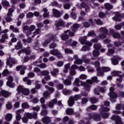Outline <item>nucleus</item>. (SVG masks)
Wrapping results in <instances>:
<instances>
[{
    "label": "nucleus",
    "instance_id": "20",
    "mask_svg": "<svg viewBox=\"0 0 124 124\" xmlns=\"http://www.w3.org/2000/svg\"><path fill=\"white\" fill-rule=\"evenodd\" d=\"M119 60H120L119 57H116L111 59V62L113 65H117L119 64Z\"/></svg>",
    "mask_w": 124,
    "mask_h": 124
},
{
    "label": "nucleus",
    "instance_id": "8",
    "mask_svg": "<svg viewBox=\"0 0 124 124\" xmlns=\"http://www.w3.org/2000/svg\"><path fill=\"white\" fill-rule=\"evenodd\" d=\"M14 12V9L13 8H10L8 11V13L7 14V17L5 18L6 22H11L12 18L11 17L12 16V13Z\"/></svg>",
    "mask_w": 124,
    "mask_h": 124
},
{
    "label": "nucleus",
    "instance_id": "35",
    "mask_svg": "<svg viewBox=\"0 0 124 124\" xmlns=\"http://www.w3.org/2000/svg\"><path fill=\"white\" fill-rule=\"evenodd\" d=\"M105 7L107 10H111L113 8V5L109 3H107L105 4Z\"/></svg>",
    "mask_w": 124,
    "mask_h": 124
},
{
    "label": "nucleus",
    "instance_id": "58",
    "mask_svg": "<svg viewBox=\"0 0 124 124\" xmlns=\"http://www.w3.org/2000/svg\"><path fill=\"white\" fill-rule=\"evenodd\" d=\"M32 109L33 111L38 112L40 110V107L39 106H36V107H32Z\"/></svg>",
    "mask_w": 124,
    "mask_h": 124
},
{
    "label": "nucleus",
    "instance_id": "15",
    "mask_svg": "<svg viewBox=\"0 0 124 124\" xmlns=\"http://www.w3.org/2000/svg\"><path fill=\"white\" fill-rule=\"evenodd\" d=\"M94 92L95 94H97V95H99V94H100L99 92H100L101 93H105V88L101 87L99 88V90L97 89H95L94 90Z\"/></svg>",
    "mask_w": 124,
    "mask_h": 124
},
{
    "label": "nucleus",
    "instance_id": "40",
    "mask_svg": "<svg viewBox=\"0 0 124 124\" xmlns=\"http://www.w3.org/2000/svg\"><path fill=\"white\" fill-rule=\"evenodd\" d=\"M92 24H93V19H90L89 20V22H86L84 24V26L85 27V28H89V27H90Z\"/></svg>",
    "mask_w": 124,
    "mask_h": 124
},
{
    "label": "nucleus",
    "instance_id": "44",
    "mask_svg": "<svg viewBox=\"0 0 124 124\" xmlns=\"http://www.w3.org/2000/svg\"><path fill=\"white\" fill-rule=\"evenodd\" d=\"M22 93L24 95H29V94H30V90H29L28 89L24 88Z\"/></svg>",
    "mask_w": 124,
    "mask_h": 124
},
{
    "label": "nucleus",
    "instance_id": "45",
    "mask_svg": "<svg viewBox=\"0 0 124 124\" xmlns=\"http://www.w3.org/2000/svg\"><path fill=\"white\" fill-rule=\"evenodd\" d=\"M34 30H35V26L31 25L30 26V28H29V36L31 35V31H33Z\"/></svg>",
    "mask_w": 124,
    "mask_h": 124
},
{
    "label": "nucleus",
    "instance_id": "38",
    "mask_svg": "<svg viewBox=\"0 0 124 124\" xmlns=\"http://www.w3.org/2000/svg\"><path fill=\"white\" fill-rule=\"evenodd\" d=\"M74 103H75V101L74 100V98L72 97L70 98L69 101L68 102V105L71 107L74 105Z\"/></svg>",
    "mask_w": 124,
    "mask_h": 124
},
{
    "label": "nucleus",
    "instance_id": "23",
    "mask_svg": "<svg viewBox=\"0 0 124 124\" xmlns=\"http://www.w3.org/2000/svg\"><path fill=\"white\" fill-rule=\"evenodd\" d=\"M94 121H96L97 122H100L101 121V117L100 116V114L98 113H94Z\"/></svg>",
    "mask_w": 124,
    "mask_h": 124
},
{
    "label": "nucleus",
    "instance_id": "54",
    "mask_svg": "<svg viewBox=\"0 0 124 124\" xmlns=\"http://www.w3.org/2000/svg\"><path fill=\"white\" fill-rule=\"evenodd\" d=\"M40 29H37L33 33V34L32 35V37H34L35 35H38V34H39L40 33Z\"/></svg>",
    "mask_w": 124,
    "mask_h": 124
},
{
    "label": "nucleus",
    "instance_id": "42",
    "mask_svg": "<svg viewBox=\"0 0 124 124\" xmlns=\"http://www.w3.org/2000/svg\"><path fill=\"white\" fill-rule=\"evenodd\" d=\"M90 102L92 104H95L96 102H98V99L94 97H92L90 98Z\"/></svg>",
    "mask_w": 124,
    "mask_h": 124
},
{
    "label": "nucleus",
    "instance_id": "5",
    "mask_svg": "<svg viewBox=\"0 0 124 124\" xmlns=\"http://www.w3.org/2000/svg\"><path fill=\"white\" fill-rule=\"evenodd\" d=\"M111 120L114 121L116 124H123V122H122V118H121L120 116L117 114L112 115L111 117Z\"/></svg>",
    "mask_w": 124,
    "mask_h": 124
},
{
    "label": "nucleus",
    "instance_id": "39",
    "mask_svg": "<svg viewBox=\"0 0 124 124\" xmlns=\"http://www.w3.org/2000/svg\"><path fill=\"white\" fill-rule=\"evenodd\" d=\"M122 73V71H113L111 72L112 76H119Z\"/></svg>",
    "mask_w": 124,
    "mask_h": 124
},
{
    "label": "nucleus",
    "instance_id": "47",
    "mask_svg": "<svg viewBox=\"0 0 124 124\" xmlns=\"http://www.w3.org/2000/svg\"><path fill=\"white\" fill-rule=\"evenodd\" d=\"M119 78H117V82H119L120 84L123 82V77H124V73L123 75H119Z\"/></svg>",
    "mask_w": 124,
    "mask_h": 124
},
{
    "label": "nucleus",
    "instance_id": "50",
    "mask_svg": "<svg viewBox=\"0 0 124 124\" xmlns=\"http://www.w3.org/2000/svg\"><path fill=\"white\" fill-rule=\"evenodd\" d=\"M110 41H111L108 39H107L104 40V42L106 44H108V47H112L113 46V45L110 44Z\"/></svg>",
    "mask_w": 124,
    "mask_h": 124
},
{
    "label": "nucleus",
    "instance_id": "14",
    "mask_svg": "<svg viewBox=\"0 0 124 124\" xmlns=\"http://www.w3.org/2000/svg\"><path fill=\"white\" fill-rule=\"evenodd\" d=\"M47 38H48V39L46 40L45 42L43 43V46H46L47 44L50 43L52 40H55V39H56V36L53 35H51L50 37L47 36Z\"/></svg>",
    "mask_w": 124,
    "mask_h": 124
},
{
    "label": "nucleus",
    "instance_id": "1",
    "mask_svg": "<svg viewBox=\"0 0 124 124\" xmlns=\"http://www.w3.org/2000/svg\"><path fill=\"white\" fill-rule=\"evenodd\" d=\"M55 26L56 30H60V27H65L66 26L67 28H69V26H71V23H66L62 19H59L58 21H56Z\"/></svg>",
    "mask_w": 124,
    "mask_h": 124
},
{
    "label": "nucleus",
    "instance_id": "56",
    "mask_svg": "<svg viewBox=\"0 0 124 124\" xmlns=\"http://www.w3.org/2000/svg\"><path fill=\"white\" fill-rule=\"evenodd\" d=\"M75 101H77V100H79V99H81V95L80 94H76L73 97Z\"/></svg>",
    "mask_w": 124,
    "mask_h": 124
},
{
    "label": "nucleus",
    "instance_id": "33",
    "mask_svg": "<svg viewBox=\"0 0 124 124\" xmlns=\"http://www.w3.org/2000/svg\"><path fill=\"white\" fill-rule=\"evenodd\" d=\"M43 12H44L43 14L44 18H47L49 16V12H48V9L47 8H44L43 9Z\"/></svg>",
    "mask_w": 124,
    "mask_h": 124
},
{
    "label": "nucleus",
    "instance_id": "25",
    "mask_svg": "<svg viewBox=\"0 0 124 124\" xmlns=\"http://www.w3.org/2000/svg\"><path fill=\"white\" fill-rule=\"evenodd\" d=\"M12 114L7 113L5 116V120L7 121V122H10V121L12 120Z\"/></svg>",
    "mask_w": 124,
    "mask_h": 124
},
{
    "label": "nucleus",
    "instance_id": "27",
    "mask_svg": "<svg viewBox=\"0 0 124 124\" xmlns=\"http://www.w3.org/2000/svg\"><path fill=\"white\" fill-rule=\"evenodd\" d=\"M21 119L22 116H21V110H18L16 111V121H21Z\"/></svg>",
    "mask_w": 124,
    "mask_h": 124
},
{
    "label": "nucleus",
    "instance_id": "37",
    "mask_svg": "<svg viewBox=\"0 0 124 124\" xmlns=\"http://www.w3.org/2000/svg\"><path fill=\"white\" fill-rule=\"evenodd\" d=\"M60 72V71L59 70V69H54L53 70V71H51L50 72L51 75H52L54 77L57 76V74H58V73H59V72Z\"/></svg>",
    "mask_w": 124,
    "mask_h": 124
},
{
    "label": "nucleus",
    "instance_id": "41",
    "mask_svg": "<svg viewBox=\"0 0 124 124\" xmlns=\"http://www.w3.org/2000/svg\"><path fill=\"white\" fill-rule=\"evenodd\" d=\"M63 83L66 86H70L72 82L69 79H66L63 81Z\"/></svg>",
    "mask_w": 124,
    "mask_h": 124
},
{
    "label": "nucleus",
    "instance_id": "48",
    "mask_svg": "<svg viewBox=\"0 0 124 124\" xmlns=\"http://www.w3.org/2000/svg\"><path fill=\"white\" fill-rule=\"evenodd\" d=\"M69 38V35L67 34L62 35L61 36V38L62 40H64V41L67 40Z\"/></svg>",
    "mask_w": 124,
    "mask_h": 124
},
{
    "label": "nucleus",
    "instance_id": "10",
    "mask_svg": "<svg viewBox=\"0 0 124 124\" xmlns=\"http://www.w3.org/2000/svg\"><path fill=\"white\" fill-rule=\"evenodd\" d=\"M77 7L79 9H81L82 8H85V11L86 12H88V11L90 10V7H89V6H88L87 4L84 2H83L81 4H78Z\"/></svg>",
    "mask_w": 124,
    "mask_h": 124
},
{
    "label": "nucleus",
    "instance_id": "11",
    "mask_svg": "<svg viewBox=\"0 0 124 124\" xmlns=\"http://www.w3.org/2000/svg\"><path fill=\"white\" fill-rule=\"evenodd\" d=\"M24 117H27V119L29 120H31V119H35V118L37 117V113H35L34 114H31L30 112H27L24 114Z\"/></svg>",
    "mask_w": 124,
    "mask_h": 124
},
{
    "label": "nucleus",
    "instance_id": "64",
    "mask_svg": "<svg viewBox=\"0 0 124 124\" xmlns=\"http://www.w3.org/2000/svg\"><path fill=\"white\" fill-rule=\"evenodd\" d=\"M57 89H58V90H62V89H63V84L59 83L57 86Z\"/></svg>",
    "mask_w": 124,
    "mask_h": 124
},
{
    "label": "nucleus",
    "instance_id": "53",
    "mask_svg": "<svg viewBox=\"0 0 124 124\" xmlns=\"http://www.w3.org/2000/svg\"><path fill=\"white\" fill-rule=\"evenodd\" d=\"M62 93L65 95H69V94H70V93H71L72 92L71 90L67 89L66 90H63L62 91Z\"/></svg>",
    "mask_w": 124,
    "mask_h": 124
},
{
    "label": "nucleus",
    "instance_id": "59",
    "mask_svg": "<svg viewBox=\"0 0 124 124\" xmlns=\"http://www.w3.org/2000/svg\"><path fill=\"white\" fill-rule=\"evenodd\" d=\"M68 32H69V34L70 36H74V32H73L72 31H70V30H68L64 31V33H67Z\"/></svg>",
    "mask_w": 124,
    "mask_h": 124
},
{
    "label": "nucleus",
    "instance_id": "4",
    "mask_svg": "<svg viewBox=\"0 0 124 124\" xmlns=\"http://www.w3.org/2000/svg\"><path fill=\"white\" fill-rule=\"evenodd\" d=\"M8 81L6 82V85L7 87H9V88H11L13 89L14 87H15V84L13 83L14 81L13 77L12 76H9L7 78Z\"/></svg>",
    "mask_w": 124,
    "mask_h": 124
},
{
    "label": "nucleus",
    "instance_id": "34",
    "mask_svg": "<svg viewBox=\"0 0 124 124\" xmlns=\"http://www.w3.org/2000/svg\"><path fill=\"white\" fill-rule=\"evenodd\" d=\"M45 88L46 89V90H48L50 94H51L52 93H54V92H55V89H54V88L50 87L49 86H48V85L46 86Z\"/></svg>",
    "mask_w": 124,
    "mask_h": 124
},
{
    "label": "nucleus",
    "instance_id": "17",
    "mask_svg": "<svg viewBox=\"0 0 124 124\" xmlns=\"http://www.w3.org/2000/svg\"><path fill=\"white\" fill-rule=\"evenodd\" d=\"M42 122L44 124H49L51 123V119L48 116H45L42 119Z\"/></svg>",
    "mask_w": 124,
    "mask_h": 124
},
{
    "label": "nucleus",
    "instance_id": "46",
    "mask_svg": "<svg viewBox=\"0 0 124 124\" xmlns=\"http://www.w3.org/2000/svg\"><path fill=\"white\" fill-rule=\"evenodd\" d=\"M24 89L25 88H24L22 85H19L16 89V91H17L18 93H23V91Z\"/></svg>",
    "mask_w": 124,
    "mask_h": 124
},
{
    "label": "nucleus",
    "instance_id": "43",
    "mask_svg": "<svg viewBox=\"0 0 124 124\" xmlns=\"http://www.w3.org/2000/svg\"><path fill=\"white\" fill-rule=\"evenodd\" d=\"M59 50L58 49H53L50 51V53L51 55H53V56H57L59 54Z\"/></svg>",
    "mask_w": 124,
    "mask_h": 124
},
{
    "label": "nucleus",
    "instance_id": "52",
    "mask_svg": "<svg viewBox=\"0 0 124 124\" xmlns=\"http://www.w3.org/2000/svg\"><path fill=\"white\" fill-rule=\"evenodd\" d=\"M41 75L42 76H47V75H49V71L47 70L41 71Z\"/></svg>",
    "mask_w": 124,
    "mask_h": 124
},
{
    "label": "nucleus",
    "instance_id": "63",
    "mask_svg": "<svg viewBox=\"0 0 124 124\" xmlns=\"http://www.w3.org/2000/svg\"><path fill=\"white\" fill-rule=\"evenodd\" d=\"M95 21L96 22V24H97V25H103V23L99 19H95Z\"/></svg>",
    "mask_w": 124,
    "mask_h": 124
},
{
    "label": "nucleus",
    "instance_id": "60",
    "mask_svg": "<svg viewBox=\"0 0 124 124\" xmlns=\"http://www.w3.org/2000/svg\"><path fill=\"white\" fill-rule=\"evenodd\" d=\"M34 72L35 73H40L41 74V70L39 69V68L38 67H35L34 68Z\"/></svg>",
    "mask_w": 124,
    "mask_h": 124
},
{
    "label": "nucleus",
    "instance_id": "57",
    "mask_svg": "<svg viewBox=\"0 0 124 124\" xmlns=\"http://www.w3.org/2000/svg\"><path fill=\"white\" fill-rule=\"evenodd\" d=\"M23 109H27V108H30V105L27 103H24L21 105Z\"/></svg>",
    "mask_w": 124,
    "mask_h": 124
},
{
    "label": "nucleus",
    "instance_id": "21",
    "mask_svg": "<svg viewBox=\"0 0 124 124\" xmlns=\"http://www.w3.org/2000/svg\"><path fill=\"white\" fill-rule=\"evenodd\" d=\"M22 53H25L26 55H30L31 54V51L26 49L24 48L22 49L21 50H19L18 51L17 54L18 55H20L22 54Z\"/></svg>",
    "mask_w": 124,
    "mask_h": 124
},
{
    "label": "nucleus",
    "instance_id": "22",
    "mask_svg": "<svg viewBox=\"0 0 124 124\" xmlns=\"http://www.w3.org/2000/svg\"><path fill=\"white\" fill-rule=\"evenodd\" d=\"M99 111L100 113H102V112H109L110 108L107 107H104V106L102 105L101 108L99 109Z\"/></svg>",
    "mask_w": 124,
    "mask_h": 124
},
{
    "label": "nucleus",
    "instance_id": "61",
    "mask_svg": "<svg viewBox=\"0 0 124 124\" xmlns=\"http://www.w3.org/2000/svg\"><path fill=\"white\" fill-rule=\"evenodd\" d=\"M112 36L114 38H120L121 37V35L118 33H114Z\"/></svg>",
    "mask_w": 124,
    "mask_h": 124
},
{
    "label": "nucleus",
    "instance_id": "36",
    "mask_svg": "<svg viewBox=\"0 0 124 124\" xmlns=\"http://www.w3.org/2000/svg\"><path fill=\"white\" fill-rule=\"evenodd\" d=\"M43 96L46 98V99H48V98H50V95L51 94L48 91H45L43 93Z\"/></svg>",
    "mask_w": 124,
    "mask_h": 124
},
{
    "label": "nucleus",
    "instance_id": "49",
    "mask_svg": "<svg viewBox=\"0 0 124 124\" xmlns=\"http://www.w3.org/2000/svg\"><path fill=\"white\" fill-rule=\"evenodd\" d=\"M48 113V111L47 109H42L41 112V116H43V117H46L47 116V114Z\"/></svg>",
    "mask_w": 124,
    "mask_h": 124
},
{
    "label": "nucleus",
    "instance_id": "16",
    "mask_svg": "<svg viewBox=\"0 0 124 124\" xmlns=\"http://www.w3.org/2000/svg\"><path fill=\"white\" fill-rule=\"evenodd\" d=\"M94 65L96 67L97 73L100 72L101 70V68L100 67V62L98 60H97L94 62Z\"/></svg>",
    "mask_w": 124,
    "mask_h": 124
},
{
    "label": "nucleus",
    "instance_id": "29",
    "mask_svg": "<svg viewBox=\"0 0 124 124\" xmlns=\"http://www.w3.org/2000/svg\"><path fill=\"white\" fill-rule=\"evenodd\" d=\"M10 30H11V31H12L13 32H16V33L20 32V31H19V29H18L17 27H14V26L13 25H11L10 26Z\"/></svg>",
    "mask_w": 124,
    "mask_h": 124
},
{
    "label": "nucleus",
    "instance_id": "51",
    "mask_svg": "<svg viewBox=\"0 0 124 124\" xmlns=\"http://www.w3.org/2000/svg\"><path fill=\"white\" fill-rule=\"evenodd\" d=\"M8 74H9V71H8V70L7 69H4L2 73V75L4 77H5V76H7Z\"/></svg>",
    "mask_w": 124,
    "mask_h": 124
},
{
    "label": "nucleus",
    "instance_id": "19",
    "mask_svg": "<svg viewBox=\"0 0 124 124\" xmlns=\"http://www.w3.org/2000/svg\"><path fill=\"white\" fill-rule=\"evenodd\" d=\"M52 12L54 17H56V18H60L61 16V13L60 11L56 9H53Z\"/></svg>",
    "mask_w": 124,
    "mask_h": 124
},
{
    "label": "nucleus",
    "instance_id": "55",
    "mask_svg": "<svg viewBox=\"0 0 124 124\" xmlns=\"http://www.w3.org/2000/svg\"><path fill=\"white\" fill-rule=\"evenodd\" d=\"M74 63L76 64H82L83 63V60L81 59H77L74 61Z\"/></svg>",
    "mask_w": 124,
    "mask_h": 124
},
{
    "label": "nucleus",
    "instance_id": "13",
    "mask_svg": "<svg viewBox=\"0 0 124 124\" xmlns=\"http://www.w3.org/2000/svg\"><path fill=\"white\" fill-rule=\"evenodd\" d=\"M100 47H94V48L95 49L93 51V55L94 57H95V58L98 57L99 55H100V52L99 50H100Z\"/></svg>",
    "mask_w": 124,
    "mask_h": 124
},
{
    "label": "nucleus",
    "instance_id": "28",
    "mask_svg": "<svg viewBox=\"0 0 124 124\" xmlns=\"http://www.w3.org/2000/svg\"><path fill=\"white\" fill-rule=\"evenodd\" d=\"M81 85L82 86H84L85 91H90V90H91V86H90V84L85 82H82Z\"/></svg>",
    "mask_w": 124,
    "mask_h": 124
},
{
    "label": "nucleus",
    "instance_id": "62",
    "mask_svg": "<svg viewBox=\"0 0 124 124\" xmlns=\"http://www.w3.org/2000/svg\"><path fill=\"white\" fill-rule=\"evenodd\" d=\"M81 101H82V103L83 104H86V103H87V102H88V98H87L86 97H83L81 99Z\"/></svg>",
    "mask_w": 124,
    "mask_h": 124
},
{
    "label": "nucleus",
    "instance_id": "12",
    "mask_svg": "<svg viewBox=\"0 0 124 124\" xmlns=\"http://www.w3.org/2000/svg\"><path fill=\"white\" fill-rule=\"evenodd\" d=\"M108 95L110 98V100L111 102H116V98L118 97V94L117 93L113 92L112 93H109Z\"/></svg>",
    "mask_w": 124,
    "mask_h": 124
},
{
    "label": "nucleus",
    "instance_id": "2",
    "mask_svg": "<svg viewBox=\"0 0 124 124\" xmlns=\"http://www.w3.org/2000/svg\"><path fill=\"white\" fill-rule=\"evenodd\" d=\"M99 32L102 33V34L99 35L97 36V38H102V39H104V38H106V36L107 35V33L109 31L106 29L105 27H101L99 30Z\"/></svg>",
    "mask_w": 124,
    "mask_h": 124
},
{
    "label": "nucleus",
    "instance_id": "18",
    "mask_svg": "<svg viewBox=\"0 0 124 124\" xmlns=\"http://www.w3.org/2000/svg\"><path fill=\"white\" fill-rule=\"evenodd\" d=\"M0 95H2V96H3V97L7 98L9 96L10 93L7 91L1 90L0 92Z\"/></svg>",
    "mask_w": 124,
    "mask_h": 124
},
{
    "label": "nucleus",
    "instance_id": "30",
    "mask_svg": "<svg viewBox=\"0 0 124 124\" xmlns=\"http://www.w3.org/2000/svg\"><path fill=\"white\" fill-rule=\"evenodd\" d=\"M100 115L103 119H108L110 115V114L109 112H100Z\"/></svg>",
    "mask_w": 124,
    "mask_h": 124
},
{
    "label": "nucleus",
    "instance_id": "32",
    "mask_svg": "<svg viewBox=\"0 0 124 124\" xmlns=\"http://www.w3.org/2000/svg\"><path fill=\"white\" fill-rule=\"evenodd\" d=\"M80 28V25L75 23L73 25V28H72V31H74V32H75L76 31H77V29H79Z\"/></svg>",
    "mask_w": 124,
    "mask_h": 124
},
{
    "label": "nucleus",
    "instance_id": "6",
    "mask_svg": "<svg viewBox=\"0 0 124 124\" xmlns=\"http://www.w3.org/2000/svg\"><path fill=\"white\" fill-rule=\"evenodd\" d=\"M27 69V66H24L23 65H18L16 67V71H20V74L21 75H24L25 73H26V72L25 70Z\"/></svg>",
    "mask_w": 124,
    "mask_h": 124
},
{
    "label": "nucleus",
    "instance_id": "9",
    "mask_svg": "<svg viewBox=\"0 0 124 124\" xmlns=\"http://www.w3.org/2000/svg\"><path fill=\"white\" fill-rule=\"evenodd\" d=\"M124 17V14H122L120 15V13L116 12L115 14V16H114L112 19L114 20V21H116V22H120L121 21V19L122 18Z\"/></svg>",
    "mask_w": 124,
    "mask_h": 124
},
{
    "label": "nucleus",
    "instance_id": "3",
    "mask_svg": "<svg viewBox=\"0 0 124 124\" xmlns=\"http://www.w3.org/2000/svg\"><path fill=\"white\" fill-rule=\"evenodd\" d=\"M111 71V68L109 67L103 66L101 68V70L100 72L97 73V76H104V72H109Z\"/></svg>",
    "mask_w": 124,
    "mask_h": 124
},
{
    "label": "nucleus",
    "instance_id": "24",
    "mask_svg": "<svg viewBox=\"0 0 124 124\" xmlns=\"http://www.w3.org/2000/svg\"><path fill=\"white\" fill-rule=\"evenodd\" d=\"M23 32H26L27 36H30V27L28 26H25L23 27Z\"/></svg>",
    "mask_w": 124,
    "mask_h": 124
},
{
    "label": "nucleus",
    "instance_id": "7",
    "mask_svg": "<svg viewBox=\"0 0 124 124\" xmlns=\"http://www.w3.org/2000/svg\"><path fill=\"white\" fill-rule=\"evenodd\" d=\"M86 38H87V37H86V36H84V37H82V38H80L79 39V41H80V43L81 44H82V45H84V44H85L89 47H92V46H93V44L92 43V42H91L89 41L86 40Z\"/></svg>",
    "mask_w": 124,
    "mask_h": 124
},
{
    "label": "nucleus",
    "instance_id": "31",
    "mask_svg": "<svg viewBox=\"0 0 124 124\" xmlns=\"http://www.w3.org/2000/svg\"><path fill=\"white\" fill-rule=\"evenodd\" d=\"M74 113V110L73 108H68L66 110V115H69L71 116L72 115H73V113Z\"/></svg>",
    "mask_w": 124,
    "mask_h": 124
},
{
    "label": "nucleus",
    "instance_id": "26",
    "mask_svg": "<svg viewBox=\"0 0 124 124\" xmlns=\"http://www.w3.org/2000/svg\"><path fill=\"white\" fill-rule=\"evenodd\" d=\"M97 109V106L95 105H92L88 107L87 108V111H90V110H93V111H95Z\"/></svg>",
    "mask_w": 124,
    "mask_h": 124
}]
</instances>
